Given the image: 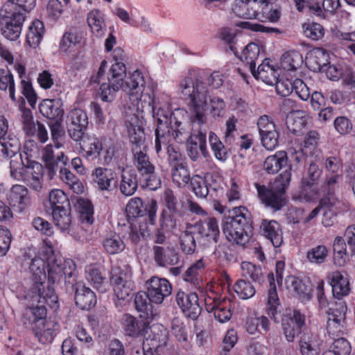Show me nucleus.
Instances as JSON below:
<instances>
[{"label":"nucleus","instance_id":"f257e3e1","mask_svg":"<svg viewBox=\"0 0 355 355\" xmlns=\"http://www.w3.org/2000/svg\"><path fill=\"white\" fill-rule=\"evenodd\" d=\"M148 110L157 120L155 130V150L159 154L162 150V143H168V135H165L168 121L173 113L168 104V98L163 96L153 99L148 94H140L138 100L132 102L125 112V126L130 142L140 146L145 141V133L143 128L144 123V112Z\"/></svg>","mask_w":355,"mask_h":355},{"label":"nucleus","instance_id":"f03ea898","mask_svg":"<svg viewBox=\"0 0 355 355\" xmlns=\"http://www.w3.org/2000/svg\"><path fill=\"white\" fill-rule=\"evenodd\" d=\"M148 110L157 120L155 130V150L159 154L162 150V143H168V135H165L168 121L173 113L168 104V98L163 96L153 99L148 94H140L138 100L132 102L125 112V126L130 142L140 146L145 141V133L143 128L144 123V112Z\"/></svg>","mask_w":355,"mask_h":355},{"label":"nucleus","instance_id":"7ed1b4c3","mask_svg":"<svg viewBox=\"0 0 355 355\" xmlns=\"http://www.w3.org/2000/svg\"><path fill=\"white\" fill-rule=\"evenodd\" d=\"M107 64L106 60H103L96 73L91 77L92 83L101 85V99L104 102H112L116 92L122 89L130 95L132 102L137 101L145 85L141 72L135 70L126 77V67L123 62L113 63L107 72Z\"/></svg>","mask_w":355,"mask_h":355},{"label":"nucleus","instance_id":"20e7f679","mask_svg":"<svg viewBox=\"0 0 355 355\" xmlns=\"http://www.w3.org/2000/svg\"><path fill=\"white\" fill-rule=\"evenodd\" d=\"M179 93L187 101L188 112L193 125H205L207 121L206 110L214 119L225 114V103L218 96H209L205 84L198 78L187 76L179 85Z\"/></svg>","mask_w":355,"mask_h":355},{"label":"nucleus","instance_id":"39448f33","mask_svg":"<svg viewBox=\"0 0 355 355\" xmlns=\"http://www.w3.org/2000/svg\"><path fill=\"white\" fill-rule=\"evenodd\" d=\"M46 254L42 252V248L34 257H26L24 264L28 266L31 274L32 286L27 297L38 302H46L52 309L58 307V299L54 288L51 285L45 286L47 278Z\"/></svg>","mask_w":355,"mask_h":355},{"label":"nucleus","instance_id":"423d86ee","mask_svg":"<svg viewBox=\"0 0 355 355\" xmlns=\"http://www.w3.org/2000/svg\"><path fill=\"white\" fill-rule=\"evenodd\" d=\"M232 216L225 217L222 228L226 239L237 245H244L250 239L251 226L248 221V211L243 206L232 209Z\"/></svg>","mask_w":355,"mask_h":355},{"label":"nucleus","instance_id":"0eeeda50","mask_svg":"<svg viewBox=\"0 0 355 355\" xmlns=\"http://www.w3.org/2000/svg\"><path fill=\"white\" fill-rule=\"evenodd\" d=\"M291 167L282 172L271 187L255 184L260 200L267 207L279 210L286 204L285 191L291 180Z\"/></svg>","mask_w":355,"mask_h":355},{"label":"nucleus","instance_id":"6e6552de","mask_svg":"<svg viewBox=\"0 0 355 355\" xmlns=\"http://www.w3.org/2000/svg\"><path fill=\"white\" fill-rule=\"evenodd\" d=\"M42 252L46 254L47 261V281L46 284L53 285L59 282L63 277L65 279L71 277L76 268L73 261L71 259H64L55 255L53 246L49 239L44 241Z\"/></svg>","mask_w":355,"mask_h":355},{"label":"nucleus","instance_id":"1a4fd4ad","mask_svg":"<svg viewBox=\"0 0 355 355\" xmlns=\"http://www.w3.org/2000/svg\"><path fill=\"white\" fill-rule=\"evenodd\" d=\"M110 282L120 306L125 305L132 298L135 288L132 280V271L128 265L117 260L112 263Z\"/></svg>","mask_w":355,"mask_h":355},{"label":"nucleus","instance_id":"9d476101","mask_svg":"<svg viewBox=\"0 0 355 355\" xmlns=\"http://www.w3.org/2000/svg\"><path fill=\"white\" fill-rule=\"evenodd\" d=\"M25 16L12 2H6L0 10V28L2 35L10 41L17 40L21 33Z\"/></svg>","mask_w":355,"mask_h":355},{"label":"nucleus","instance_id":"9b49d317","mask_svg":"<svg viewBox=\"0 0 355 355\" xmlns=\"http://www.w3.org/2000/svg\"><path fill=\"white\" fill-rule=\"evenodd\" d=\"M20 142L17 138L8 141H0V159L10 158V168L11 177L17 180L23 181L26 162L24 149L20 151Z\"/></svg>","mask_w":355,"mask_h":355},{"label":"nucleus","instance_id":"f8f14e48","mask_svg":"<svg viewBox=\"0 0 355 355\" xmlns=\"http://www.w3.org/2000/svg\"><path fill=\"white\" fill-rule=\"evenodd\" d=\"M37 148L32 141L26 142L24 145V155L26 156L25 167L23 182L36 191H40L42 187L43 166L37 162L32 160L33 150L29 148Z\"/></svg>","mask_w":355,"mask_h":355},{"label":"nucleus","instance_id":"ddd939ff","mask_svg":"<svg viewBox=\"0 0 355 355\" xmlns=\"http://www.w3.org/2000/svg\"><path fill=\"white\" fill-rule=\"evenodd\" d=\"M135 145L140 148L139 150H133L136 167L146 182L147 186L151 189H155L160 185V180L155 175V167L149 161V157L141 150V148H145L144 143L140 146Z\"/></svg>","mask_w":355,"mask_h":355},{"label":"nucleus","instance_id":"4468645a","mask_svg":"<svg viewBox=\"0 0 355 355\" xmlns=\"http://www.w3.org/2000/svg\"><path fill=\"white\" fill-rule=\"evenodd\" d=\"M168 331L162 324H153L149 328L143 341L144 355H153L157 349L165 345L168 340Z\"/></svg>","mask_w":355,"mask_h":355},{"label":"nucleus","instance_id":"2eb2a0df","mask_svg":"<svg viewBox=\"0 0 355 355\" xmlns=\"http://www.w3.org/2000/svg\"><path fill=\"white\" fill-rule=\"evenodd\" d=\"M347 306L343 302L335 305L326 311L327 313V330L329 334L339 336L345 329Z\"/></svg>","mask_w":355,"mask_h":355},{"label":"nucleus","instance_id":"dca6fc26","mask_svg":"<svg viewBox=\"0 0 355 355\" xmlns=\"http://www.w3.org/2000/svg\"><path fill=\"white\" fill-rule=\"evenodd\" d=\"M125 211L130 217H142L148 215L149 221L154 224L157 211V202L154 200L144 203L139 198H132L128 202Z\"/></svg>","mask_w":355,"mask_h":355},{"label":"nucleus","instance_id":"f3484780","mask_svg":"<svg viewBox=\"0 0 355 355\" xmlns=\"http://www.w3.org/2000/svg\"><path fill=\"white\" fill-rule=\"evenodd\" d=\"M148 301L157 304L162 303L172 292L171 283L165 278L153 277L146 282Z\"/></svg>","mask_w":355,"mask_h":355},{"label":"nucleus","instance_id":"a211bd4d","mask_svg":"<svg viewBox=\"0 0 355 355\" xmlns=\"http://www.w3.org/2000/svg\"><path fill=\"white\" fill-rule=\"evenodd\" d=\"M186 114L184 110L177 109L171 116L169 119L170 126L165 128V135H168V143L171 141L173 138L178 142H182L187 139L189 135V130L182 122L179 120L180 116H183Z\"/></svg>","mask_w":355,"mask_h":355},{"label":"nucleus","instance_id":"6ab92c4d","mask_svg":"<svg viewBox=\"0 0 355 355\" xmlns=\"http://www.w3.org/2000/svg\"><path fill=\"white\" fill-rule=\"evenodd\" d=\"M305 324V315L299 311H293L285 316L282 321V329L286 339L293 342L295 338L301 332Z\"/></svg>","mask_w":355,"mask_h":355},{"label":"nucleus","instance_id":"aec40b11","mask_svg":"<svg viewBox=\"0 0 355 355\" xmlns=\"http://www.w3.org/2000/svg\"><path fill=\"white\" fill-rule=\"evenodd\" d=\"M176 302L187 318L195 320L201 313L198 297L195 293L179 291L176 294Z\"/></svg>","mask_w":355,"mask_h":355},{"label":"nucleus","instance_id":"412c9836","mask_svg":"<svg viewBox=\"0 0 355 355\" xmlns=\"http://www.w3.org/2000/svg\"><path fill=\"white\" fill-rule=\"evenodd\" d=\"M152 250L154 261L160 267L174 266L179 261L178 254L170 244L155 245Z\"/></svg>","mask_w":355,"mask_h":355},{"label":"nucleus","instance_id":"4be33fe9","mask_svg":"<svg viewBox=\"0 0 355 355\" xmlns=\"http://www.w3.org/2000/svg\"><path fill=\"white\" fill-rule=\"evenodd\" d=\"M8 200L10 206L19 213L25 211L31 205L28 191L22 185L13 186L10 191Z\"/></svg>","mask_w":355,"mask_h":355},{"label":"nucleus","instance_id":"5701e85b","mask_svg":"<svg viewBox=\"0 0 355 355\" xmlns=\"http://www.w3.org/2000/svg\"><path fill=\"white\" fill-rule=\"evenodd\" d=\"M92 176L98 189L101 191H110L116 186V174L110 168L98 167L92 172Z\"/></svg>","mask_w":355,"mask_h":355},{"label":"nucleus","instance_id":"b1692460","mask_svg":"<svg viewBox=\"0 0 355 355\" xmlns=\"http://www.w3.org/2000/svg\"><path fill=\"white\" fill-rule=\"evenodd\" d=\"M38 322L33 327V329L39 342L42 344L51 343L58 329V323L54 320Z\"/></svg>","mask_w":355,"mask_h":355},{"label":"nucleus","instance_id":"393cba45","mask_svg":"<svg viewBox=\"0 0 355 355\" xmlns=\"http://www.w3.org/2000/svg\"><path fill=\"white\" fill-rule=\"evenodd\" d=\"M270 288L267 293L266 312L275 322L279 321V315L281 313V305L278 294L277 293L273 274L268 275Z\"/></svg>","mask_w":355,"mask_h":355},{"label":"nucleus","instance_id":"a878e982","mask_svg":"<svg viewBox=\"0 0 355 355\" xmlns=\"http://www.w3.org/2000/svg\"><path fill=\"white\" fill-rule=\"evenodd\" d=\"M60 98L44 99L39 105L40 112L49 119L60 121L64 114Z\"/></svg>","mask_w":355,"mask_h":355},{"label":"nucleus","instance_id":"bb28decb","mask_svg":"<svg viewBox=\"0 0 355 355\" xmlns=\"http://www.w3.org/2000/svg\"><path fill=\"white\" fill-rule=\"evenodd\" d=\"M261 230L264 236L275 248H279L283 243V233L280 225L274 220H263Z\"/></svg>","mask_w":355,"mask_h":355},{"label":"nucleus","instance_id":"cd10ccee","mask_svg":"<svg viewBox=\"0 0 355 355\" xmlns=\"http://www.w3.org/2000/svg\"><path fill=\"white\" fill-rule=\"evenodd\" d=\"M257 79L261 80L267 85H272L277 82L279 76L278 70L270 64L269 60L266 59L258 66L257 70L254 69V72H251Z\"/></svg>","mask_w":355,"mask_h":355},{"label":"nucleus","instance_id":"c85d7f7f","mask_svg":"<svg viewBox=\"0 0 355 355\" xmlns=\"http://www.w3.org/2000/svg\"><path fill=\"white\" fill-rule=\"evenodd\" d=\"M42 157L45 163L46 168L49 169V176L51 179L54 176L56 171V166L58 162H61L66 164L67 158L63 153L55 155L53 147L52 145H46L42 150Z\"/></svg>","mask_w":355,"mask_h":355},{"label":"nucleus","instance_id":"c756f323","mask_svg":"<svg viewBox=\"0 0 355 355\" xmlns=\"http://www.w3.org/2000/svg\"><path fill=\"white\" fill-rule=\"evenodd\" d=\"M329 278L334 297L340 298L349 294V283L345 274L338 271L334 272L330 275Z\"/></svg>","mask_w":355,"mask_h":355},{"label":"nucleus","instance_id":"7c9ffc66","mask_svg":"<svg viewBox=\"0 0 355 355\" xmlns=\"http://www.w3.org/2000/svg\"><path fill=\"white\" fill-rule=\"evenodd\" d=\"M306 62L311 70L321 71L329 62V54L322 48H315L309 53Z\"/></svg>","mask_w":355,"mask_h":355},{"label":"nucleus","instance_id":"2f4dec72","mask_svg":"<svg viewBox=\"0 0 355 355\" xmlns=\"http://www.w3.org/2000/svg\"><path fill=\"white\" fill-rule=\"evenodd\" d=\"M138 187L137 175L134 169H123L121 174L119 190L126 196L135 193Z\"/></svg>","mask_w":355,"mask_h":355},{"label":"nucleus","instance_id":"473e14b6","mask_svg":"<svg viewBox=\"0 0 355 355\" xmlns=\"http://www.w3.org/2000/svg\"><path fill=\"white\" fill-rule=\"evenodd\" d=\"M320 195V191L315 183L303 180L298 193H295L293 200L300 202H308L316 200Z\"/></svg>","mask_w":355,"mask_h":355},{"label":"nucleus","instance_id":"72a5a7b5","mask_svg":"<svg viewBox=\"0 0 355 355\" xmlns=\"http://www.w3.org/2000/svg\"><path fill=\"white\" fill-rule=\"evenodd\" d=\"M75 302L80 309H89L96 304V298L94 293L89 288L78 285L76 288Z\"/></svg>","mask_w":355,"mask_h":355},{"label":"nucleus","instance_id":"f704fd0d","mask_svg":"<svg viewBox=\"0 0 355 355\" xmlns=\"http://www.w3.org/2000/svg\"><path fill=\"white\" fill-rule=\"evenodd\" d=\"M285 285L290 292H293L302 300H309L311 298L310 289L300 279L295 276H288L285 279Z\"/></svg>","mask_w":355,"mask_h":355},{"label":"nucleus","instance_id":"c9c22d12","mask_svg":"<svg viewBox=\"0 0 355 355\" xmlns=\"http://www.w3.org/2000/svg\"><path fill=\"white\" fill-rule=\"evenodd\" d=\"M80 145L87 158H98L103 150L101 142L94 135H87V137L83 139V143H80Z\"/></svg>","mask_w":355,"mask_h":355},{"label":"nucleus","instance_id":"e433bc0d","mask_svg":"<svg viewBox=\"0 0 355 355\" xmlns=\"http://www.w3.org/2000/svg\"><path fill=\"white\" fill-rule=\"evenodd\" d=\"M262 8L261 21L277 23L282 15V8L278 0H266L265 6Z\"/></svg>","mask_w":355,"mask_h":355},{"label":"nucleus","instance_id":"4c0bfd02","mask_svg":"<svg viewBox=\"0 0 355 355\" xmlns=\"http://www.w3.org/2000/svg\"><path fill=\"white\" fill-rule=\"evenodd\" d=\"M287 154L284 151H278L268 156L263 162V169L268 174L277 173L287 163Z\"/></svg>","mask_w":355,"mask_h":355},{"label":"nucleus","instance_id":"58836bf2","mask_svg":"<svg viewBox=\"0 0 355 355\" xmlns=\"http://www.w3.org/2000/svg\"><path fill=\"white\" fill-rule=\"evenodd\" d=\"M230 302L228 300L214 301L213 305L207 306L208 311L213 312L215 318L220 322L229 321L232 317Z\"/></svg>","mask_w":355,"mask_h":355},{"label":"nucleus","instance_id":"ea45409f","mask_svg":"<svg viewBox=\"0 0 355 355\" xmlns=\"http://www.w3.org/2000/svg\"><path fill=\"white\" fill-rule=\"evenodd\" d=\"M302 63V56L298 51H290L282 56L280 69L285 71L293 72L300 68Z\"/></svg>","mask_w":355,"mask_h":355},{"label":"nucleus","instance_id":"a19ab883","mask_svg":"<svg viewBox=\"0 0 355 355\" xmlns=\"http://www.w3.org/2000/svg\"><path fill=\"white\" fill-rule=\"evenodd\" d=\"M85 277L88 282L101 293L107 291V284L106 279L102 275L99 269L95 265H90L85 268Z\"/></svg>","mask_w":355,"mask_h":355},{"label":"nucleus","instance_id":"79ce46f5","mask_svg":"<svg viewBox=\"0 0 355 355\" xmlns=\"http://www.w3.org/2000/svg\"><path fill=\"white\" fill-rule=\"evenodd\" d=\"M44 33V26L40 20H35L28 28L26 43L31 48H37L40 44Z\"/></svg>","mask_w":355,"mask_h":355},{"label":"nucleus","instance_id":"37998d69","mask_svg":"<svg viewBox=\"0 0 355 355\" xmlns=\"http://www.w3.org/2000/svg\"><path fill=\"white\" fill-rule=\"evenodd\" d=\"M320 340L315 334H307L302 337L300 340V352L302 355H319Z\"/></svg>","mask_w":355,"mask_h":355},{"label":"nucleus","instance_id":"c03bdc74","mask_svg":"<svg viewBox=\"0 0 355 355\" xmlns=\"http://www.w3.org/2000/svg\"><path fill=\"white\" fill-rule=\"evenodd\" d=\"M192 125H193L192 123ZM204 125H193V131L189 137L188 144L198 146L202 154L206 157L208 154L207 150L206 129Z\"/></svg>","mask_w":355,"mask_h":355},{"label":"nucleus","instance_id":"a18cd8bd","mask_svg":"<svg viewBox=\"0 0 355 355\" xmlns=\"http://www.w3.org/2000/svg\"><path fill=\"white\" fill-rule=\"evenodd\" d=\"M87 23L92 31L98 37H101L105 33V24L102 12L94 9L90 11L87 16Z\"/></svg>","mask_w":355,"mask_h":355},{"label":"nucleus","instance_id":"49530a36","mask_svg":"<svg viewBox=\"0 0 355 355\" xmlns=\"http://www.w3.org/2000/svg\"><path fill=\"white\" fill-rule=\"evenodd\" d=\"M230 10L234 16L245 19H251V15L254 13L251 0H234Z\"/></svg>","mask_w":355,"mask_h":355},{"label":"nucleus","instance_id":"de8ad7c7","mask_svg":"<svg viewBox=\"0 0 355 355\" xmlns=\"http://www.w3.org/2000/svg\"><path fill=\"white\" fill-rule=\"evenodd\" d=\"M347 244L341 236H336L333 243L334 262L338 266H343L348 260Z\"/></svg>","mask_w":355,"mask_h":355},{"label":"nucleus","instance_id":"09e8293b","mask_svg":"<svg viewBox=\"0 0 355 355\" xmlns=\"http://www.w3.org/2000/svg\"><path fill=\"white\" fill-rule=\"evenodd\" d=\"M171 175L173 182L179 187L186 186L191 180L186 163H179L171 167Z\"/></svg>","mask_w":355,"mask_h":355},{"label":"nucleus","instance_id":"8fccbe9b","mask_svg":"<svg viewBox=\"0 0 355 355\" xmlns=\"http://www.w3.org/2000/svg\"><path fill=\"white\" fill-rule=\"evenodd\" d=\"M0 89L8 92L10 98L17 102L14 77L8 69H0Z\"/></svg>","mask_w":355,"mask_h":355},{"label":"nucleus","instance_id":"3c124183","mask_svg":"<svg viewBox=\"0 0 355 355\" xmlns=\"http://www.w3.org/2000/svg\"><path fill=\"white\" fill-rule=\"evenodd\" d=\"M82 38V33L76 30L66 32L60 43V50L64 52L71 51L75 46L80 43Z\"/></svg>","mask_w":355,"mask_h":355},{"label":"nucleus","instance_id":"603ef678","mask_svg":"<svg viewBox=\"0 0 355 355\" xmlns=\"http://www.w3.org/2000/svg\"><path fill=\"white\" fill-rule=\"evenodd\" d=\"M103 246L107 254H116L121 252L125 249V243L118 234L107 236L103 241Z\"/></svg>","mask_w":355,"mask_h":355},{"label":"nucleus","instance_id":"864d4df0","mask_svg":"<svg viewBox=\"0 0 355 355\" xmlns=\"http://www.w3.org/2000/svg\"><path fill=\"white\" fill-rule=\"evenodd\" d=\"M309 153L302 148V144L298 140H293L291 142V146L288 148V154L291 158V162H295L299 166H303L306 155Z\"/></svg>","mask_w":355,"mask_h":355},{"label":"nucleus","instance_id":"5fc2aeb1","mask_svg":"<svg viewBox=\"0 0 355 355\" xmlns=\"http://www.w3.org/2000/svg\"><path fill=\"white\" fill-rule=\"evenodd\" d=\"M326 200L323 199L320 201V205L316 207L309 215L304 218V223H309L310 220L313 219L320 211L323 212V218L322 220V224L325 227L331 226L333 223L332 218L334 217L333 212L329 209V207L325 205Z\"/></svg>","mask_w":355,"mask_h":355},{"label":"nucleus","instance_id":"6e6d98bb","mask_svg":"<svg viewBox=\"0 0 355 355\" xmlns=\"http://www.w3.org/2000/svg\"><path fill=\"white\" fill-rule=\"evenodd\" d=\"M60 178L74 193H81L83 192L84 187L83 183L68 168H60Z\"/></svg>","mask_w":355,"mask_h":355},{"label":"nucleus","instance_id":"4d7b16f0","mask_svg":"<svg viewBox=\"0 0 355 355\" xmlns=\"http://www.w3.org/2000/svg\"><path fill=\"white\" fill-rule=\"evenodd\" d=\"M259 46L254 42L249 43L243 51L241 60L248 64L251 72H254L255 60L259 55Z\"/></svg>","mask_w":355,"mask_h":355},{"label":"nucleus","instance_id":"13d9d810","mask_svg":"<svg viewBox=\"0 0 355 355\" xmlns=\"http://www.w3.org/2000/svg\"><path fill=\"white\" fill-rule=\"evenodd\" d=\"M201 234L210 239V243H216L220 236L217 220L214 217L206 219L202 225Z\"/></svg>","mask_w":355,"mask_h":355},{"label":"nucleus","instance_id":"bf43d9fd","mask_svg":"<svg viewBox=\"0 0 355 355\" xmlns=\"http://www.w3.org/2000/svg\"><path fill=\"white\" fill-rule=\"evenodd\" d=\"M306 118L304 112L297 110L291 112L287 117L286 125L288 128L293 132L297 133L305 126Z\"/></svg>","mask_w":355,"mask_h":355},{"label":"nucleus","instance_id":"052dcab7","mask_svg":"<svg viewBox=\"0 0 355 355\" xmlns=\"http://www.w3.org/2000/svg\"><path fill=\"white\" fill-rule=\"evenodd\" d=\"M49 201L52 211L55 209H64L69 205L67 196L62 190L58 189H54L50 191Z\"/></svg>","mask_w":355,"mask_h":355},{"label":"nucleus","instance_id":"680f3d73","mask_svg":"<svg viewBox=\"0 0 355 355\" xmlns=\"http://www.w3.org/2000/svg\"><path fill=\"white\" fill-rule=\"evenodd\" d=\"M210 175L202 177L200 175H195L191 180L192 190L198 198H205L211 191L210 188L207 184L208 178Z\"/></svg>","mask_w":355,"mask_h":355},{"label":"nucleus","instance_id":"e2e57ef3","mask_svg":"<svg viewBox=\"0 0 355 355\" xmlns=\"http://www.w3.org/2000/svg\"><path fill=\"white\" fill-rule=\"evenodd\" d=\"M209 141L216 159L223 162L226 160L228 157L227 149L214 132L209 133Z\"/></svg>","mask_w":355,"mask_h":355},{"label":"nucleus","instance_id":"0e129e2a","mask_svg":"<svg viewBox=\"0 0 355 355\" xmlns=\"http://www.w3.org/2000/svg\"><path fill=\"white\" fill-rule=\"evenodd\" d=\"M329 250L324 245H318L309 249L306 252V259L313 264L324 263L328 256Z\"/></svg>","mask_w":355,"mask_h":355},{"label":"nucleus","instance_id":"69168bd1","mask_svg":"<svg viewBox=\"0 0 355 355\" xmlns=\"http://www.w3.org/2000/svg\"><path fill=\"white\" fill-rule=\"evenodd\" d=\"M52 217L55 225L62 231L69 229L71 219L68 208L61 209H55L52 211Z\"/></svg>","mask_w":355,"mask_h":355},{"label":"nucleus","instance_id":"338daca9","mask_svg":"<svg viewBox=\"0 0 355 355\" xmlns=\"http://www.w3.org/2000/svg\"><path fill=\"white\" fill-rule=\"evenodd\" d=\"M21 121L23 125V130L26 134L29 136H33L36 134V125L33 119V113L31 110L21 107Z\"/></svg>","mask_w":355,"mask_h":355},{"label":"nucleus","instance_id":"774afa93","mask_svg":"<svg viewBox=\"0 0 355 355\" xmlns=\"http://www.w3.org/2000/svg\"><path fill=\"white\" fill-rule=\"evenodd\" d=\"M67 121L69 126L87 127L88 119L87 114L81 109L71 110L67 115Z\"/></svg>","mask_w":355,"mask_h":355}]
</instances>
